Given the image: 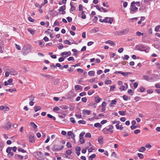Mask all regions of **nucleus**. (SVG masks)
Masks as SVG:
<instances>
[{
  "label": "nucleus",
  "instance_id": "12",
  "mask_svg": "<svg viewBox=\"0 0 160 160\" xmlns=\"http://www.w3.org/2000/svg\"><path fill=\"white\" fill-rule=\"evenodd\" d=\"M116 99H115L114 100H112L111 101V102L109 104V106L111 107L114 106V105L116 104V103L117 102V101Z\"/></svg>",
  "mask_w": 160,
  "mask_h": 160
},
{
  "label": "nucleus",
  "instance_id": "16",
  "mask_svg": "<svg viewBox=\"0 0 160 160\" xmlns=\"http://www.w3.org/2000/svg\"><path fill=\"white\" fill-rule=\"evenodd\" d=\"M82 86L77 85L75 86V89L77 90H79L80 89H82Z\"/></svg>",
  "mask_w": 160,
  "mask_h": 160
},
{
  "label": "nucleus",
  "instance_id": "14",
  "mask_svg": "<svg viewBox=\"0 0 160 160\" xmlns=\"http://www.w3.org/2000/svg\"><path fill=\"white\" fill-rule=\"evenodd\" d=\"M107 19L108 22L109 23L111 24L113 22V19L112 18L106 17Z\"/></svg>",
  "mask_w": 160,
  "mask_h": 160
},
{
  "label": "nucleus",
  "instance_id": "27",
  "mask_svg": "<svg viewBox=\"0 0 160 160\" xmlns=\"http://www.w3.org/2000/svg\"><path fill=\"white\" fill-rule=\"evenodd\" d=\"M94 126L96 128H101L102 127L101 125L99 123H96L94 124Z\"/></svg>",
  "mask_w": 160,
  "mask_h": 160
},
{
  "label": "nucleus",
  "instance_id": "2",
  "mask_svg": "<svg viewBox=\"0 0 160 160\" xmlns=\"http://www.w3.org/2000/svg\"><path fill=\"white\" fill-rule=\"evenodd\" d=\"M22 51L23 55H26L31 51V48L30 46L28 44L24 45L22 49Z\"/></svg>",
  "mask_w": 160,
  "mask_h": 160
},
{
  "label": "nucleus",
  "instance_id": "50",
  "mask_svg": "<svg viewBox=\"0 0 160 160\" xmlns=\"http://www.w3.org/2000/svg\"><path fill=\"white\" fill-rule=\"evenodd\" d=\"M112 83V81L111 80H108L107 81H106L105 82V83L106 84H111Z\"/></svg>",
  "mask_w": 160,
  "mask_h": 160
},
{
  "label": "nucleus",
  "instance_id": "62",
  "mask_svg": "<svg viewBox=\"0 0 160 160\" xmlns=\"http://www.w3.org/2000/svg\"><path fill=\"white\" fill-rule=\"evenodd\" d=\"M123 48H119L118 51L119 53H121L123 52Z\"/></svg>",
  "mask_w": 160,
  "mask_h": 160
},
{
  "label": "nucleus",
  "instance_id": "1",
  "mask_svg": "<svg viewBox=\"0 0 160 160\" xmlns=\"http://www.w3.org/2000/svg\"><path fill=\"white\" fill-rule=\"evenodd\" d=\"M33 156L38 160H44L43 156L42 153L39 151L34 152L33 153Z\"/></svg>",
  "mask_w": 160,
  "mask_h": 160
},
{
  "label": "nucleus",
  "instance_id": "30",
  "mask_svg": "<svg viewBox=\"0 0 160 160\" xmlns=\"http://www.w3.org/2000/svg\"><path fill=\"white\" fill-rule=\"evenodd\" d=\"M132 74V73L130 72H122V75L124 76H126L128 74Z\"/></svg>",
  "mask_w": 160,
  "mask_h": 160
},
{
  "label": "nucleus",
  "instance_id": "8",
  "mask_svg": "<svg viewBox=\"0 0 160 160\" xmlns=\"http://www.w3.org/2000/svg\"><path fill=\"white\" fill-rule=\"evenodd\" d=\"M15 158L17 159L22 160L23 158V156L18 154H15L14 156Z\"/></svg>",
  "mask_w": 160,
  "mask_h": 160
},
{
  "label": "nucleus",
  "instance_id": "51",
  "mask_svg": "<svg viewBox=\"0 0 160 160\" xmlns=\"http://www.w3.org/2000/svg\"><path fill=\"white\" fill-rule=\"evenodd\" d=\"M160 28V25H158L156 26L155 28V31L156 32L158 31Z\"/></svg>",
  "mask_w": 160,
  "mask_h": 160
},
{
  "label": "nucleus",
  "instance_id": "20",
  "mask_svg": "<svg viewBox=\"0 0 160 160\" xmlns=\"http://www.w3.org/2000/svg\"><path fill=\"white\" fill-rule=\"evenodd\" d=\"M41 107L39 106H34V109L35 112H37L38 111L40 110L41 109Z\"/></svg>",
  "mask_w": 160,
  "mask_h": 160
},
{
  "label": "nucleus",
  "instance_id": "45",
  "mask_svg": "<svg viewBox=\"0 0 160 160\" xmlns=\"http://www.w3.org/2000/svg\"><path fill=\"white\" fill-rule=\"evenodd\" d=\"M28 19L29 21L31 22H33L34 21V20L30 17H28Z\"/></svg>",
  "mask_w": 160,
  "mask_h": 160
},
{
  "label": "nucleus",
  "instance_id": "34",
  "mask_svg": "<svg viewBox=\"0 0 160 160\" xmlns=\"http://www.w3.org/2000/svg\"><path fill=\"white\" fill-rule=\"evenodd\" d=\"M132 2H134L133 4L135 5V4H136L138 6H140V2H135V1H132Z\"/></svg>",
  "mask_w": 160,
  "mask_h": 160
},
{
  "label": "nucleus",
  "instance_id": "10",
  "mask_svg": "<svg viewBox=\"0 0 160 160\" xmlns=\"http://www.w3.org/2000/svg\"><path fill=\"white\" fill-rule=\"evenodd\" d=\"M71 53L70 52H65L61 53V56L67 55L68 56H70Z\"/></svg>",
  "mask_w": 160,
  "mask_h": 160
},
{
  "label": "nucleus",
  "instance_id": "26",
  "mask_svg": "<svg viewBox=\"0 0 160 160\" xmlns=\"http://www.w3.org/2000/svg\"><path fill=\"white\" fill-rule=\"evenodd\" d=\"M30 124L32 127L34 129L36 128L37 127V126L34 122H31L30 123Z\"/></svg>",
  "mask_w": 160,
  "mask_h": 160
},
{
  "label": "nucleus",
  "instance_id": "25",
  "mask_svg": "<svg viewBox=\"0 0 160 160\" xmlns=\"http://www.w3.org/2000/svg\"><path fill=\"white\" fill-rule=\"evenodd\" d=\"M12 150V147H8L7 148L6 152L8 153V154L9 153H11L12 152L11 150Z\"/></svg>",
  "mask_w": 160,
  "mask_h": 160
},
{
  "label": "nucleus",
  "instance_id": "64",
  "mask_svg": "<svg viewBox=\"0 0 160 160\" xmlns=\"http://www.w3.org/2000/svg\"><path fill=\"white\" fill-rule=\"evenodd\" d=\"M155 64L158 68L160 69V64L159 63L157 62Z\"/></svg>",
  "mask_w": 160,
  "mask_h": 160
},
{
  "label": "nucleus",
  "instance_id": "58",
  "mask_svg": "<svg viewBox=\"0 0 160 160\" xmlns=\"http://www.w3.org/2000/svg\"><path fill=\"white\" fill-rule=\"evenodd\" d=\"M7 155L8 157H11L13 156V153L12 152H11L8 154Z\"/></svg>",
  "mask_w": 160,
  "mask_h": 160
},
{
  "label": "nucleus",
  "instance_id": "61",
  "mask_svg": "<svg viewBox=\"0 0 160 160\" xmlns=\"http://www.w3.org/2000/svg\"><path fill=\"white\" fill-rule=\"evenodd\" d=\"M94 149L92 147H90L88 149L89 152H92L93 150H94Z\"/></svg>",
  "mask_w": 160,
  "mask_h": 160
},
{
  "label": "nucleus",
  "instance_id": "28",
  "mask_svg": "<svg viewBox=\"0 0 160 160\" xmlns=\"http://www.w3.org/2000/svg\"><path fill=\"white\" fill-rule=\"evenodd\" d=\"M118 112L120 115H121L124 116V115H125V113L126 112V111H119Z\"/></svg>",
  "mask_w": 160,
  "mask_h": 160
},
{
  "label": "nucleus",
  "instance_id": "36",
  "mask_svg": "<svg viewBox=\"0 0 160 160\" xmlns=\"http://www.w3.org/2000/svg\"><path fill=\"white\" fill-rule=\"evenodd\" d=\"M47 116L48 117L50 118H53V120H56V118L55 117L53 116H52V115L50 114H48L47 115Z\"/></svg>",
  "mask_w": 160,
  "mask_h": 160
},
{
  "label": "nucleus",
  "instance_id": "41",
  "mask_svg": "<svg viewBox=\"0 0 160 160\" xmlns=\"http://www.w3.org/2000/svg\"><path fill=\"white\" fill-rule=\"evenodd\" d=\"M68 135L69 136H71L72 135L73 137L74 138L75 137L74 135L72 133V131H69L67 133Z\"/></svg>",
  "mask_w": 160,
  "mask_h": 160
},
{
  "label": "nucleus",
  "instance_id": "9",
  "mask_svg": "<svg viewBox=\"0 0 160 160\" xmlns=\"http://www.w3.org/2000/svg\"><path fill=\"white\" fill-rule=\"evenodd\" d=\"M3 42L0 40V52L2 53L3 52Z\"/></svg>",
  "mask_w": 160,
  "mask_h": 160
},
{
  "label": "nucleus",
  "instance_id": "42",
  "mask_svg": "<svg viewBox=\"0 0 160 160\" xmlns=\"http://www.w3.org/2000/svg\"><path fill=\"white\" fill-rule=\"evenodd\" d=\"M128 92L131 95H132L133 94V92H132V90L131 89H129L128 90Z\"/></svg>",
  "mask_w": 160,
  "mask_h": 160
},
{
  "label": "nucleus",
  "instance_id": "24",
  "mask_svg": "<svg viewBox=\"0 0 160 160\" xmlns=\"http://www.w3.org/2000/svg\"><path fill=\"white\" fill-rule=\"evenodd\" d=\"M83 113L84 114H87L89 115L90 114L91 112L90 111H88V110H85L83 111Z\"/></svg>",
  "mask_w": 160,
  "mask_h": 160
},
{
  "label": "nucleus",
  "instance_id": "35",
  "mask_svg": "<svg viewBox=\"0 0 160 160\" xmlns=\"http://www.w3.org/2000/svg\"><path fill=\"white\" fill-rule=\"evenodd\" d=\"M94 92V91L93 90H89L88 92V94L89 95H91Z\"/></svg>",
  "mask_w": 160,
  "mask_h": 160
},
{
  "label": "nucleus",
  "instance_id": "5",
  "mask_svg": "<svg viewBox=\"0 0 160 160\" xmlns=\"http://www.w3.org/2000/svg\"><path fill=\"white\" fill-rule=\"evenodd\" d=\"M134 2H131L130 8V13H133L136 12L138 11V8L135 6V5L133 4Z\"/></svg>",
  "mask_w": 160,
  "mask_h": 160
},
{
  "label": "nucleus",
  "instance_id": "29",
  "mask_svg": "<svg viewBox=\"0 0 160 160\" xmlns=\"http://www.w3.org/2000/svg\"><path fill=\"white\" fill-rule=\"evenodd\" d=\"M143 79L149 81L150 80L149 77L147 75H144L143 76Z\"/></svg>",
  "mask_w": 160,
  "mask_h": 160
},
{
  "label": "nucleus",
  "instance_id": "55",
  "mask_svg": "<svg viewBox=\"0 0 160 160\" xmlns=\"http://www.w3.org/2000/svg\"><path fill=\"white\" fill-rule=\"evenodd\" d=\"M60 110V108L58 107H55L53 108V111L54 112H55L56 111H59Z\"/></svg>",
  "mask_w": 160,
  "mask_h": 160
},
{
  "label": "nucleus",
  "instance_id": "19",
  "mask_svg": "<svg viewBox=\"0 0 160 160\" xmlns=\"http://www.w3.org/2000/svg\"><path fill=\"white\" fill-rule=\"evenodd\" d=\"M138 151L139 152H143L146 150V149L144 147H142L138 148Z\"/></svg>",
  "mask_w": 160,
  "mask_h": 160
},
{
  "label": "nucleus",
  "instance_id": "63",
  "mask_svg": "<svg viewBox=\"0 0 160 160\" xmlns=\"http://www.w3.org/2000/svg\"><path fill=\"white\" fill-rule=\"evenodd\" d=\"M75 150L77 152H80L81 150V149L80 147H77L76 148Z\"/></svg>",
  "mask_w": 160,
  "mask_h": 160
},
{
  "label": "nucleus",
  "instance_id": "18",
  "mask_svg": "<svg viewBox=\"0 0 160 160\" xmlns=\"http://www.w3.org/2000/svg\"><path fill=\"white\" fill-rule=\"evenodd\" d=\"M85 13L86 12L85 11H82V16L81 18L82 19H85L86 18V15H85Z\"/></svg>",
  "mask_w": 160,
  "mask_h": 160
},
{
  "label": "nucleus",
  "instance_id": "46",
  "mask_svg": "<svg viewBox=\"0 0 160 160\" xmlns=\"http://www.w3.org/2000/svg\"><path fill=\"white\" fill-rule=\"evenodd\" d=\"M85 136L87 138H90L91 137V135L90 133L88 132L86 134Z\"/></svg>",
  "mask_w": 160,
  "mask_h": 160
},
{
  "label": "nucleus",
  "instance_id": "40",
  "mask_svg": "<svg viewBox=\"0 0 160 160\" xmlns=\"http://www.w3.org/2000/svg\"><path fill=\"white\" fill-rule=\"evenodd\" d=\"M18 150L19 152H21L22 153H25L26 152V151H25L24 149L21 148H18Z\"/></svg>",
  "mask_w": 160,
  "mask_h": 160
},
{
  "label": "nucleus",
  "instance_id": "49",
  "mask_svg": "<svg viewBox=\"0 0 160 160\" xmlns=\"http://www.w3.org/2000/svg\"><path fill=\"white\" fill-rule=\"evenodd\" d=\"M85 134V132H81L79 135V138H83V136Z\"/></svg>",
  "mask_w": 160,
  "mask_h": 160
},
{
  "label": "nucleus",
  "instance_id": "60",
  "mask_svg": "<svg viewBox=\"0 0 160 160\" xmlns=\"http://www.w3.org/2000/svg\"><path fill=\"white\" fill-rule=\"evenodd\" d=\"M134 99L135 100L136 102H137L140 99V98L139 97L137 96L135 97Z\"/></svg>",
  "mask_w": 160,
  "mask_h": 160
},
{
  "label": "nucleus",
  "instance_id": "57",
  "mask_svg": "<svg viewBox=\"0 0 160 160\" xmlns=\"http://www.w3.org/2000/svg\"><path fill=\"white\" fill-rule=\"evenodd\" d=\"M140 132V130L139 129H137L134 131V133L135 134L139 133Z\"/></svg>",
  "mask_w": 160,
  "mask_h": 160
},
{
  "label": "nucleus",
  "instance_id": "37",
  "mask_svg": "<svg viewBox=\"0 0 160 160\" xmlns=\"http://www.w3.org/2000/svg\"><path fill=\"white\" fill-rule=\"evenodd\" d=\"M88 75L90 76H92L94 75L95 74V72L93 71H90L88 72Z\"/></svg>",
  "mask_w": 160,
  "mask_h": 160
},
{
  "label": "nucleus",
  "instance_id": "17",
  "mask_svg": "<svg viewBox=\"0 0 160 160\" xmlns=\"http://www.w3.org/2000/svg\"><path fill=\"white\" fill-rule=\"evenodd\" d=\"M95 102L97 103H99L101 100V98L98 96H97L95 97Z\"/></svg>",
  "mask_w": 160,
  "mask_h": 160
},
{
  "label": "nucleus",
  "instance_id": "11",
  "mask_svg": "<svg viewBox=\"0 0 160 160\" xmlns=\"http://www.w3.org/2000/svg\"><path fill=\"white\" fill-rule=\"evenodd\" d=\"M29 141L32 143H33L34 142V137L33 136L30 135L29 137Z\"/></svg>",
  "mask_w": 160,
  "mask_h": 160
},
{
  "label": "nucleus",
  "instance_id": "38",
  "mask_svg": "<svg viewBox=\"0 0 160 160\" xmlns=\"http://www.w3.org/2000/svg\"><path fill=\"white\" fill-rule=\"evenodd\" d=\"M92 31L93 32H96L99 31L98 28H95L94 29L92 30Z\"/></svg>",
  "mask_w": 160,
  "mask_h": 160
},
{
  "label": "nucleus",
  "instance_id": "23",
  "mask_svg": "<svg viewBox=\"0 0 160 160\" xmlns=\"http://www.w3.org/2000/svg\"><path fill=\"white\" fill-rule=\"evenodd\" d=\"M27 30L32 35H33L35 32V31L32 29H28Z\"/></svg>",
  "mask_w": 160,
  "mask_h": 160
},
{
  "label": "nucleus",
  "instance_id": "15",
  "mask_svg": "<svg viewBox=\"0 0 160 160\" xmlns=\"http://www.w3.org/2000/svg\"><path fill=\"white\" fill-rule=\"evenodd\" d=\"M70 5L71 6V8L70 9V11L73 12L75 11L76 10V8L73 6L71 2L70 3Z\"/></svg>",
  "mask_w": 160,
  "mask_h": 160
},
{
  "label": "nucleus",
  "instance_id": "47",
  "mask_svg": "<svg viewBox=\"0 0 160 160\" xmlns=\"http://www.w3.org/2000/svg\"><path fill=\"white\" fill-rule=\"evenodd\" d=\"M96 157V155H95V154H93L89 157V158L93 159L95 158Z\"/></svg>",
  "mask_w": 160,
  "mask_h": 160
},
{
  "label": "nucleus",
  "instance_id": "53",
  "mask_svg": "<svg viewBox=\"0 0 160 160\" xmlns=\"http://www.w3.org/2000/svg\"><path fill=\"white\" fill-rule=\"evenodd\" d=\"M15 46H16V48L18 50H20L21 49V47L19 45H18L17 44H15Z\"/></svg>",
  "mask_w": 160,
  "mask_h": 160
},
{
  "label": "nucleus",
  "instance_id": "43",
  "mask_svg": "<svg viewBox=\"0 0 160 160\" xmlns=\"http://www.w3.org/2000/svg\"><path fill=\"white\" fill-rule=\"evenodd\" d=\"M70 121L72 123H75L76 122V121L75 120V119L74 118L72 117H71L70 118Z\"/></svg>",
  "mask_w": 160,
  "mask_h": 160
},
{
  "label": "nucleus",
  "instance_id": "44",
  "mask_svg": "<svg viewBox=\"0 0 160 160\" xmlns=\"http://www.w3.org/2000/svg\"><path fill=\"white\" fill-rule=\"evenodd\" d=\"M80 138V142L81 144H83L84 143L85 141L84 139L83 138Z\"/></svg>",
  "mask_w": 160,
  "mask_h": 160
},
{
  "label": "nucleus",
  "instance_id": "39",
  "mask_svg": "<svg viewBox=\"0 0 160 160\" xmlns=\"http://www.w3.org/2000/svg\"><path fill=\"white\" fill-rule=\"evenodd\" d=\"M137 155L140 159H142L143 158V155L142 154L140 153H138Z\"/></svg>",
  "mask_w": 160,
  "mask_h": 160
},
{
  "label": "nucleus",
  "instance_id": "22",
  "mask_svg": "<svg viewBox=\"0 0 160 160\" xmlns=\"http://www.w3.org/2000/svg\"><path fill=\"white\" fill-rule=\"evenodd\" d=\"M65 5L61 7L59 9V12H62V11H64L65 9Z\"/></svg>",
  "mask_w": 160,
  "mask_h": 160
},
{
  "label": "nucleus",
  "instance_id": "54",
  "mask_svg": "<svg viewBox=\"0 0 160 160\" xmlns=\"http://www.w3.org/2000/svg\"><path fill=\"white\" fill-rule=\"evenodd\" d=\"M123 98L125 101H127L129 99L128 97L125 95H124L123 96Z\"/></svg>",
  "mask_w": 160,
  "mask_h": 160
},
{
  "label": "nucleus",
  "instance_id": "56",
  "mask_svg": "<svg viewBox=\"0 0 160 160\" xmlns=\"http://www.w3.org/2000/svg\"><path fill=\"white\" fill-rule=\"evenodd\" d=\"M136 35L138 36H140V35L143 36V33H141L139 31H138L136 32Z\"/></svg>",
  "mask_w": 160,
  "mask_h": 160
},
{
  "label": "nucleus",
  "instance_id": "48",
  "mask_svg": "<svg viewBox=\"0 0 160 160\" xmlns=\"http://www.w3.org/2000/svg\"><path fill=\"white\" fill-rule=\"evenodd\" d=\"M129 57L128 55H125L124 57L123 58V57H122V58L123 59V60H128V58H129Z\"/></svg>",
  "mask_w": 160,
  "mask_h": 160
},
{
  "label": "nucleus",
  "instance_id": "6",
  "mask_svg": "<svg viewBox=\"0 0 160 160\" xmlns=\"http://www.w3.org/2000/svg\"><path fill=\"white\" fill-rule=\"evenodd\" d=\"M63 148V145H55L54 146L53 148H52V150L53 151H58L62 150Z\"/></svg>",
  "mask_w": 160,
  "mask_h": 160
},
{
  "label": "nucleus",
  "instance_id": "13",
  "mask_svg": "<svg viewBox=\"0 0 160 160\" xmlns=\"http://www.w3.org/2000/svg\"><path fill=\"white\" fill-rule=\"evenodd\" d=\"M105 43L106 44L108 43L112 46H114L115 45V44L114 43V42L110 40H108L106 41Z\"/></svg>",
  "mask_w": 160,
  "mask_h": 160
},
{
  "label": "nucleus",
  "instance_id": "52",
  "mask_svg": "<svg viewBox=\"0 0 160 160\" xmlns=\"http://www.w3.org/2000/svg\"><path fill=\"white\" fill-rule=\"evenodd\" d=\"M82 101L84 102H86L87 99L86 97L82 98L81 99Z\"/></svg>",
  "mask_w": 160,
  "mask_h": 160
},
{
  "label": "nucleus",
  "instance_id": "3",
  "mask_svg": "<svg viewBox=\"0 0 160 160\" xmlns=\"http://www.w3.org/2000/svg\"><path fill=\"white\" fill-rule=\"evenodd\" d=\"M108 127V128H105L103 129V132L104 134L108 133V131H109L111 133H112L113 132V126L112 125H109Z\"/></svg>",
  "mask_w": 160,
  "mask_h": 160
},
{
  "label": "nucleus",
  "instance_id": "32",
  "mask_svg": "<svg viewBox=\"0 0 160 160\" xmlns=\"http://www.w3.org/2000/svg\"><path fill=\"white\" fill-rule=\"evenodd\" d=\"M103 138L102 137H100L98 138V142L100 143H102L103 142Z\"/></svg>",
  "mask_w": 160,
  "mask_h": 160
},
{
  "label": "nucleus",
  "instance_id": "7",
  "mask_svg": "<svg viewBox=\"0 0 160 160\" xmlns=\"http://www.w3.org/2000/svg\"><path fill=\"white\" fill-rule=\"evenodd\" d=\"M11 127V123L10 122H7L4 126L3 128L5 130L9 129Z\"/></svg>",
  "mask_w": 160,
  "mask_h": 160
},
{
  "label": "nucleus",
  "instance_id": "31",
  "mask_svg": "<svg viewBox=\"0 0 160 160\" xmlns=\"http://www.w3.org/2000/svg\"><path fill=\"white\" fill-rule=\"evenodd\" d=\"M4 147V145L2 142H0V152L2 151V149Z\"/></svg>",
  "mask_w": 160,
  "mask_h": 160
},
{
  "label": "nucleus",
  "instance_id": "4",
  "mask_svg": "<svg viewBox=\"0 0 160 160\" xmlns=\"http://www.w3.org/2000/svg\"><path fill=\"white\" fill-rule=\"evenodd\" d=\"M129 30V29L127 28L121 30L117 31V33L118 35L119 36L126 34L128 33Z\"/></svg>",
  "mask_w": 160,
  "mask_h": 160
},
{
  "label": "nucleus",
  "instance_id": "21",
  "mask_svg": "<svg viewBox=\"0 0 160 160\" xmlns=\"http://www.w3.org/2000/svg\"><path fill=\"white\" fill-rule=\"evenodd\" d=\"M40 75H41L43 76V77L46 78H48V79H50V78L52 77L51 76H50L49 75H46V74H42V73H41L40 74Z\"/></svg>",
  "mask_w": 160,
  "mask_h": 160
},
{
  "label": "nucleus",
  "instance_id": "33",
  "mask_svg": "<svg viewBox=\"0 0 160 160\" xmlns=\"http://www.w3.org/2000/svg\"><path fill=\"white\" fill-rule=\"evenodd\" d=\"M78 123L79 124H85L86 123V122L83 120H79L78 122Z\"/></svg>",
  "mask_w": 160,
  "mask_h": 160
},
{
  "label": "nucleus",
  "instance_id": "59",
  "mask_svg": "<svg viewBox=\"0 0 160 160\" xmlns=\"http://www.w3.org/2000/svg\"><path fill=\"white\" fill-rule=\"evenodd\" d=\"M66 153L68 155H69L71 154L72 151L70 150H68L66 151Z\"/></svg>",
  "mask_w": 160,
  "mask_h": 160
}]
</instances>
